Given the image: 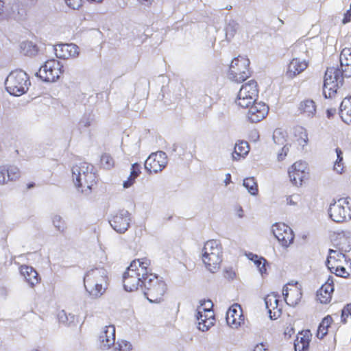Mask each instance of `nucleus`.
<instances>
[{
  "label": "nucleus",
  "instance_id": "55",
  "mask_svg": "<svg viewBox=\"0 0 351 351\" xmlns=\"http://www.w3.org/2000/svg\"><path fill=\"white\" fill-rule=\"evenodd\" d=\"M80 124L84 127H88L90 125V121L88 119H82Z\"/></svg>",
  "mask_w": 351,
  "mask_h": 351
},
{
  "label": "nucleus",
  "instance_id": "3",
  "mask_svg": "<svg viewBox=\"0 0 351 351\" xmlns=\"http://www.w3.org/2000/svg\"><path fill=\"white\" fill-rule=\"evenodd\" d=\"M84 284L86 292L93 299L101 297L108 286L107 271L103 267L88 270L84 277Z\"/></svg>",
  "mask_w": 351,
  "mask_h": 351
},
{
  "label": "nucleus",
  "instance_id": "25",
  "mask_svg": "<svg viewBox=\"0 0 351 351\" xmlns=\"http://www.w3.org/2000/svg\"><path fill=\"white\" fill-rule=\"evenodd\" d=\"M19 271L31 287H34L36 285L39 283L40 278L38 276V274L32 266L26 265H21Z\"/></svg>",
  "mask_w": 351,
  "mask_h": 351
},
{
  "label": "nucleus",
  "instance_id": "10",
  "mask_svg": "<svg viewBox=\"0 0 351 351\" xmlns=\"http://www.w3.org/2000/svg\"><path fill=\"white\" fill-rule=\"evenodd\" d=\"M258 94L257 83L251 80L242 85L239 91L236 104L243 108H249L252 103L256 101Z\"/></svg>",
  "mask_w": 351,
  "mask_h": 351
},
{
  "label": "nucleus",
  "instance_id": "35",
  "mask_svg": "<svg viewBox=\"0 0 351 351\" xmlns=\"http://www.w3.org/2000/svg\"><path fill=\"white\" fill-rule=\"evenodd\" d=\"M328 269L331 273H334L337 276L342 278H347L350 275L349 273L346 271V268L339 263L332 264V265H330V267H328Z\"/></svg>",
  "mask_w": 351,
  "mask_h": 351
},
{
  "label": "nucleus",
  "instance_id": "60",
  "mask_svg": "<svg viewBox=\"0 0 351 351\" xmlns=\"http://www.w3.org/2000/svg\"><path fill=\"white\" fill-rule=\"evenodd\" d=\"M2 7H3V2L1 1H0V14L2 12Z\"/></svg>",
  "mask_w": 351,
  "mask_h": 351
},
{
  "label": "nucleus",
  "instance_id": "59",
  "mask_svg": "<svg viewBox=\"0 0 351 351\" xmlns=\"http://www.w3.org/2000/svg\"><path fill=\"white\" fill-rule=\"evenodd\" d=\"M254 351H267V350H265L263 348V346H257L255 348Z\"/></svg>",
  "mask_w": 351,
  "mask_h": 351
},
{
  "label": "nucleus",
  "instance_id": "20",
  "mask_svg": "<svg viewBox=\"0 0 351 351\" xmlns=\"http://www.w3.org/2000/svg\"><path fill=\"white\" fill-rule=\"evenodd\" d=\"M99 346L102 350H108L115 343V327L108 325L102 328L99 335Z\"/></svg>",
  "mask_w": 351,
  "mask_h": 351
},
{
  "label": "nucleus",
  "instance_id": "18",
  "mask_svg": "<svg viewBox=\"0 0 351 351\" xmlns=\"http://www.w3.org/2000/svg\"><path fill=\"white\" fill-rule=\"evenodd\" d=\"M57 58L62 59L76 58L80 54V49L73 43L58 44L53 47Z\"/></svg>",
  "mask_w": 351,
  "mask_h": 351
},
{
  "label": "nucleus",
  "instance_id": "48",
  "mask_svg": "<svg viewBox=\"0 0 351 351\" xmlns=\"http://www.w3.org/2000/svg\"><path fill=\"white\" fill-rule=\"evenodd\" d=\"M344 315L351 316V303L346 304L341 310Z\"/></svg>",
  "mask_w": 351,
  "mask_h": 351
},
{
  "label": "nucleus",
  "instance_id": "42",
  "mask_svg": "<svg viewBox=\"0 0 351 351\" xmlns=\"http://www.w3.org/2000/svg\"><path fill=\"white\" fill-rule=\"evenodd\" d=\"M136 177L133 176L132 174H130L128 179L123 182V186L124 189H128L132 186L135 182Z\"/></svg>",
  "mask_w": 351,
  "mask_h": 351
},
{
  "label": "nucleus",
  "instance_id": "41",
  "mask_svg": "<svg viewBox=\"0 0 351 351\" xmlns=\"http://www.w3.org/2000/svg\"><path fill=\"white\" fill-rule=\"evenodd\" d=\"M114 350L117 351H131L132 346L130 342L126 340H119L117 343H114Z\"/></svg>",
  "mask_w": 351,
  "mask_h": 351
},
{
  "label": "nucleus",
  "instance_id": "30",
  "mask_svg": "<svg viewBox=\"0 0 351 351\" xmlns=\"http://www.w3.org/2000/svg\"><path fill=\"white\" fill-rule=\"evenodd\" d=\"M38 51V47L31 41H23L20 44V51L25 56H34Z\"/></svg>",
  "mask_w": 351,
  "mask_h": 351
},
{
  "label": "nucleus",
  "instance_id": "16",
  "mask_svg": "<svg viewBox=\"0 0 351 351\" xmlns=\"http://www.w3.org/2000/svg\"><path fill=\"white\" fill-rule=\"evenodd\" d=\"M130 215L128 211L122 210L116 213L110 220L112 228L118 233H124L129 228Z\"/></svg>",
  "mask_w": 351,
  "mask_h": 351
},
{
  "label": "nucleus",
  "instance_id": "43",
  "mask_svg": "<svg viewBox=\"0 0 351 351\" xmlns=\"http://www.w3.org/2000/svg\"><path fill=\"white\" fill-rule=\"evenodd\" d=\"M67 5L73 9H77L82 5V0H65Z\"/></svg>",
  "mask_w": 351,
  "mask_h": 351
},
{
  "label": "nucleus",
  "instance_id": "50",
  "mask_svg": "<svg viewBox=\"0 0 351 351\" xmlns=\"http://www.w3.org/2000/svg\"><path fill=\"white\" fill-rule=\"evenodd\" d=\"M306 107H307V101H302L300 104L299 110L300 111L301 113L304 112L305 110H306Z\"/></svg>",
  "mask_w": 351,
  "mask_h": 351
},
{
  "label": "nucleus",
  "instance_id": "49",
  "mask_svg": "<svg viewBox=\"0 0 351 351\" xmlns=\"http://www.w3.org/2000/svg\"><path fill=\"white\" fill-rule=\"evenodd\" d=\"M300 199L299 195H293L289 197H287V204L289 205H293L295 204V202L293 201V199Z\"/></svg>",
  "mask_w": 351,
  "mask_h": 351
},
{
  "label": "nucleus",
  "instance_id": "33",
  "mask_svg": "<svg viewBox=\"0 0 351 351\" xmlns=\"http://www.w3.org/2000/svg\"><path fill=\"white\" fill-rule=\"evenodd\" d=\"M332 322V319L330 315L325 317L322 322L319 324L317 331V337L318 339H323L328 333V328Z\"/></svg>",
  "mask_w": 351,
  "mask_h": 351
},
{
  "label": "nucleus",
  "instance_id": "23",
  "mask_svg": "<svg viewBox=\"0 0 351 351\" xmlns=\"http://www.w3.org/2000/svg\"><path fill=\"white\" fill-rule=\"evenodd\" d=\"M334 291V281L332 276H329L324 284L317 291V298L322 304H327L330 302L332 293Z\"/></svg>",
  "mask_w": 351,
  "mask_h": 351
},
{
  "label": "nucleus",
  "instance_id": "37",
  "mask_svg": "<svg viewBox=\"0 0 351 351\" xmlns=\"http://www.w3.org/2000/svg\"><path fill=\"white\" fill-rule=\"evenodd\" d=\"M337 154V160L334 165V170L341 173L343 169V165L342 163L343 161V152L339 148H336L335 149Z\"/></svg>",
  "mask_w": 351,
  "mask_h": 351
},
{
  "label": "nucleus",
  "instance_id": "36",
  "mask_svg": "<svg viewBox=\"0 0 351 351\" xmlns=\"http://www.w3.org/2000/svg\"><path fill=\"white\" fill-rule=\"evenodd\" d=\"M239 29V25L234 21L229 22L226 28V35L228 39L233 38Z\"/></svg>",
  "mask_w": 351,
  "mask_h": 351
},
{
  "label": "nucleus",
  "instance_id": "56",
  "mask_svg": "<svg viewBox=\"0 0 351 351\" xmlns=\"http://www.w3.org/2000/svg\"><path fill=\"white\" fill-rule=\"evenodd\" d=\"M231 182V176L230 173L226 174V178L224 180V183L226 186H228Z\"/></svg>",
  "mask_w": 351,
  "mask_h": 351
},
{
  "label": "nucleus",
  "instance_id": "44",
  "mask_svg": "<svg viewBox=\"0 0 351 351\" xmlns=\"http://www.w3.org/2000/svg\"><path fill=\"white\" fill-rule=\"evenodd\" d=\"M312 114L313 116H316V105L314 101L308 99V116Z\"/></svg>",
  "mask_w": 351,
  "mask_h": 351
},
{
  "label": "nucleus",
  "instance_id": "21",
  "mask_svg": "<svg viewBox=\"0 0 351 351\" xmlns=\"http://www.w3.org/2000/svg\"><path fill=\"white\" fill-rule=\"evenodd\" d=\"M269 111L268 106L263 102L252 103L247 112V117L250 121L256 123L264 119Z\"/></svg>",
  "mask_w": 351,
  "mask_h": 351
},
{
  "label": "nucleus",
  "instance_id": "54",
  "mask_svg": "<svg viewBox=\"0 0 351 351\" xmlns=\"http://www.w3.org/2000/svg\"><path fill=\"white\" fill-rule=\"evenodd\" d=\"M266 262L267 261L264 258L258 256V261H254V263L257 267L258 265H261L262 263H266Z\"/></svg>",
  "mask_w": 351,
  "mask_h": 351
},
{
  "label": "nucleus",
  "instance_id": "58",
  "mask_svg": "<svg viewBox=\"0 0 351 351\" xmlns=\"http://www.w3.org/2000/svg\"><path fill=\"white\" fill-rule=\"evenodd\" d=\"M237 215L239 217L241 218L243 217V210L241 208H239L237 211Z\"/></svg>",
  "mask_w": 351,
  "mask_h": 351
},
{
  "label": "nucleus",
  "instance_id": "32",
  "mask_svg": "<svg viewBox=\"0 0 351 351\" xmlns=\"http://www.w3.org/2000/svg\"><path fill=\"white\" fill-rule=\"evenodd\" d=\"M293 135L295 140L300 145L303 147L306 145L307 141V133L305 128L300 125H296L293 128Z\"/></svg>",
  "mask_w": 351,
  "mask_h": 351
},
{
  "label": "nucleus",
  "instance_id": "40",
  "mask_svg": "<svg viewBox=\"0 0 351 351\" xmlns=\"http://www.w3.org/2000/svg\"><path fill=\"white\" fill-rule=\"evenodd\" d=\"M52 222L58 231L63 232L66 230V226L65 222L60 216L55 215L52 219Z\"/></svg>",
  "mask_w": 351,
  "mask_h": 351
},
{
  "label": "nucleus",
  "instance_id": "52",
  "mask_svg": "<svg viewBox=\"0 0 351 351\" xmlns=\"http://www.w3.org/2000/svg\"><path fill=\"white\" fill-rule=\"evenodd\" d=\"M246 256L248 258L249 260L254 262V261H258V255L256 254H252V253H248V254H246Z\"/></svg>",
  "mask_w": 351,
  "mask_h": 351
},
{
  "label": "nucleus",
  "instance_id": "57",
  "mask_svg": "<svg viewBox=\"0 0 351 351\" xmlns=\"http://www.w3.org/2000/svg\"><path fill=\"white\" fill-rule=\"evenodd\" d=\"M348 317V315H344L343 314V312L341 311V322H342L343 324H346V323Z\"/></svg>",
  "mask_w": 351,
  "mask_h": 351
},
{
  "label": "nucleus",
  "instance_id": "14",
  "mask_svg": "<svg viewBox=\"0 0 351 351\" xmlns=\"http://www.w3.org/2000/svg\"><path fill=\"white\" fill-rule=\"evenodd\" d=\"M167 154L159 151L151 154L145 162V168L149 173H156L161 171L167 165Z\"/></svg>",
  "mask_w": 351,
  "mask_h": 351
},
{
  "label": "nucleus",
  "instance_id": "17",
  "mask_svg": "<svg viewBox=\"0 0 351 351\" xmlns=\"http://www.w3.org/2000/svg\"><path fill=\"white\" fill-rule=\"evenodd\" d=\"M227 324L233 329H237L244 324V317L241 306L234 304L231 306L226 313Z\"/></svg>",
  "mask_w": 351,
  "mask_h": 351
},
{
  "label": "nucleus",
  "instance_id": "31",
  "mask_svg": "<svg viewBox=\"0 0 351 351\" xmlns=\"http://www.w3.org/2000/svg\"><path fill=\"white\" fill-rule=\"evenodd\" d=\"M306 333L307 330H302L298 335L294 342L295 351H307Z\"/></svg>",
  "mask_w": 351,
  "mask_h": 351
},
{
  "label": "nucleus",
  "instance_id": "5",
  "mask_svg": "<svg viewBox=\"0 0 351 351\" xmlns=\"http://www.w3.org/2000/svg\"><path fill=\"white\" fill-rule=\"evenodd\" d=\"M223 249L221 242L212 239L206 241L202 250V261L205 267L211 273L217 272L222 262Z\"/></svg>",
  "mask_w": 351,
  "mask_h": 351
},
{
  "label": "nucleus",
  "instance_id": "8",
  "mask_svg": "<svg viewBox=\"0 0 351 351\" xmlns=\"http://www.w3.org/2000/svg\"><path fill=\"white\" fill-rule=\"evenodd\" d=\"M328 214L335 222H343L351 219V197L340 198L330 203Z\"/></svg>",
  "mask_w": 351,
  "mask_h": 351
},
{
  "label": "nucleus",
  "instance_id": "7",
  "mask_svg": "<svg viewBox=\"0 0 351 351\" xmlns=\"http://www.w3.org/2000/svg\"><path fill=\"white\" fill-rule=\"evenodd\" d=\"M29 85L28 75L22 70L12 71L5 82L7 91L14 96H21L25 93Z\"/></svg>",
  "mask_w": 351,
  "mask_h": 351
},
{
  "label": "nucleus",
  "instance_id": "28",
  "mask_svg": "<svg viewBox=\"0 0 351 351\" xmlns=\"http://www.w3.org/2000/svg\"><path fill=\"white\" fill-rule=\"evenodd\" d=\"M250 152L248 143L245 141H240L236 143L234 151L232 154V158L234 160H239L241 158H244Z\"/></svg>",
  "mask_w": 351,
  "mask_h": 351
},
{
  "label": "nucleus",
  "instance_id": "24",
  "mask_svg": "<svg viewBox=\"0 0 351 351\" xmlns=\"http://www.w3.org/2000/svg\"><path fill=\"white\" fill-rule=\"evenodd\" d=\"M20 177V171L15 166H0V184H5L9 181L18 179Z\"/></svg>",
  "mask_w": 351,
  "mask_h": 351
},
{
  "label": "nucleus",
  "instance_id": "9",
  "mask_svg": "<svg viewBox=\"0 0 351 351\" xmlns=\"http://www.w3.org/2000/svg\"><path fill=\"white\" fill-rule=\"evenodd\" d=\"M250 60L245 56L234 58L230 65L228 77L236 82L245 80L250 75Z\"/></svg>",
  "mask_w": 351,
  "mask_h": 351
},
{
  "label": "nucleus",
  "instance_id": "27",
  "mask_svg": "<svg viewBox=\"0 0 351 351\" xmlns=\"http://www.w3.org/2000/svg\"><path fill=\"white\" fill-rule=\"evenodd\" d=\"M351 97H346L341 103L339 114L342 121L347 123H351Z\"/></svg>",
  "mask_w": 351,
  "mask_h": 351
},
{
  "label": "nucleus",
  "instance_id": "26",
  "mask_svg": "<svg viewBox=\"0 0 351 351\" xmlns=\"http://www.w3.org/2000/svg\"><path fill=\"white\" fill-rule=\"evenodd\" d=\"M307 67V63L305 60H301L300 58H293L288 64L286 71V76L289 78H293Z\"/></svg>",
  "mask_w": 351,
  "mask_h": 351
},
{
  "label": "nucleus",
  "instance_id": "38",
  "mask_svg": "<svg viewBox=\"0 0 351 351\" xmlns=\"http://www.w3.org/2000/svg\"><path fill=\"white\" fill-rule=\"evenodd\" d=\"M101 165L106 169H110L114 167V161L112 157L108 154H103L100 159Z\"/></svg>",
  "mask_w": 351,
  "mask_h": 351
},
{
  "label": "nucleus",
  "instance_id": "19",
  "mask_svg": "<svg viewBox=\"0 0 351 351\" xmlns=\"http://www.w3.org/2000/svg\"><path fill=\"white\" fill-rule=\"evenodd\" d=\"M282 295L287 305L294 306L300 302L302 293L298 284H287L283 287Z\"/></svg>",
  "mask_w": 351,
  "mask_h": 351
},
{
  "label": "nucleus",
  "instance_id": "53",
  "mask_svg": "<svg viewBox=\"0 0 351 351\" xmlns=\"http://www.w3.org/2000/svg\"><path fill=\"white\" fill-rule=\"evenodd\" d=\"M266 263H262L261 265H258L257 267L261 274L266 272V267H265Z\"/></svg>",
  "mask_w": 351,
  "mask_h": 351
},
{
  "label": "nucleus",
  "instance_id": "22",
  "mask_svg": "<svg viewBox=\"0 0 351 351\" xmlns=\"http://www.w3.org/2000/svg\"><path fill=\"white\" fill-rule=\"evenodd\" d=\"M266 308L268 311L269 317L271 319H276L281 315V308L279 307V299L277 294L271 293L265 298Z\"/></svg>",
  "mask_w": 351,
  "mask_h": 351
},
{
  "label": "nucleus",
  "instance_id": "47",
  "mask_svg": "<svg viewBox=\"0 0 351 351\" xmlns=\"http://www.w3.org/2000/svg\"><path fill=\"white\" fill-rule=\"evenodd\" d=\"M235 276L234 271L232 269H226L224 270V277L227 279H232Z\"/></svg>",
  "mask_w": 351,
  "mask_h": 351
},
{
  "label": "nucleus",
  "instance_id": "11",
  "mask_svg": "<svg viewBox=\"0 0 351 351\" xmlns=\"http://www.w3.org/2000/svg\"><path fill=\"white\" fill-rule=\"evenodd\" d=\"M212 307L213 303L210 300L201 302L197 307L196 317L199 330L207 331L214 325L215 317L213 311L211 310Z\"/></svg>",
  "mask_w": 351,
  "mask_h": 351
},
{
  "label": "nucleus",
  "instance_id": "1",
  "mask_svg": "<svg viewBox=\"0 0 351 351\" xmlns=\"http://www.w3.org/2000/svg\"><path fill=\"white\" fill-rule=\"evenodd\" d=\"M341 70L328 68L324 75L323 94L326 98L332 97L343 86L344 77H351V48L343 49L339 56Z\"/></svg>",
  "mask_w": 351,
  "mask_h": 351
},
{
  "label": "nucleus",
  "instance_id": "39",
  "mask_svg": "<svg viewBox=\"0 0 351 351\" xmlns=\"http://www.w3.org/2000/svg\"><path fill=\"white\" fill-rule=\"evenodd\" d=\"M273 140L278 145H287L285 136L281 130H276L274 132Z\"/></svg>",
  "mask_w": 351,
  "mask_h": 351
},
{
  "label": "nucleus",
  "instance_id": "34",
  "mask_svg": "<svg viewBox=\"0 0 351 351\" xmlns=\"http://www.w3.org/2000/svg\"><path fill=\"white\" fill-rule=\"evenodd\" d=\"M243 185L252 195H256L258 194V185L253 177L245 178Z\"/></svg>",
  "mask_w": 351,
  "mask_h": 351
},
{
  "label": "nucleus",
  "instance_id": "51",
  "mask_svg": "<svg viewBox=\"0 0 351 351\" xmlns=\"http://www.w3.org/2000/svg\"><path fill=\"white\" fill-rule=\"evenodd\" d=\"M335 112H336V109L335 108L327 109V110H326L327 117L328 119H330L331 117H333V115L335 114Z\"/></svg>",
  "mask_w": 351,
  "mask_h": 351
},
{
  "label": "nucleus",
  "instance_id": "46",
  "mask_svg": "<svg viewBox=\"0 0 351 351\" xmlns=\"http://www.w3.org/2000/svg\"><path fill=\"white\" fill-rule=\"evenodd\" d=\"M288 152H289V147H287V145H284L281 149V152H280L278 154V160L279 161L284 160V158L287 156Z\"/></svg>",
  "mask_w": 351,
  "mask_h": 351
},
{
  "label": "nucleus",
  "instance_id": "29",
  "mask_svg": "<svg viewBox=\"0 0 351 351\" xmlns=\"http://www.w3.org/2000/svg\"><path fill=\"white\" fill-rule=\"evenodd\" d=\"M341 258H343L346 261V256L344 254L339 251L330 249L328 251V256L326 261V265L327 267H330L332 264H337L341 262Z\"/></svg>",
  "mask_w": 351,
  "mask_h": 351
},
{
  "label": "nucleus",
  "instance_id": "12",
  "mask_svg": "<svg viewBox=\"0 0 351 351\" xmlns=\"http://www.w3.org/2000/svg\"><path fill=\"white\" fill-rule=\"evenodd\" d=\"M62 65L56 59L48 60L36 73L45 82H55L63 73Z\"/></svg>",
  "mask_w": 351,
  "mask_h": 351
},
{
  "label": "nucleus",
  "instance_id": "2",
  "mask_svg": "<svg viewBox=\"0 0 351 351\" xmlns=\"http://www.w3.org/2000/svg\"><path fill=\"white\" fill-rule=\"evenodd\" d=\"M150 261L146 258L134 260L123 276V287L127 291L143 289L150 269Z\"/></svg>",
  "mask_w": 351,
  "mask_h": 351
},
{
  "label": "nucleus",
  "instance_id": "4",
  "mask_svg": "<svg viewBox=\"0 0 351 351\" xmlns=\"http://www.w3.org/2000/svg\"><path fill=\"white\" fill-rule=\"evenodd\" d=\"M72 178L75 186L86 194L90 192L96 179L93 165L85 162H80L73 167Z\"/></svg>",
  "mask_w": 351,
  "mask_h": 351
},
{
  "label": "nucleus",
  "instance_id": "6",
  "mask_svg": "<svg viewBox=\"0 0 351 351\" xmlns=\"http://www.w3.org/2000/svg\"><path fill=\"white\" fill-rule=\"evenodd\" d=\"M142 291L151 303H159L163 300L167 291L166 283L151 271L145 281Z\"/></svg>",
  "mask_w": 351,
  "mask_h": 351
},
{
  "label": "nucleus",
  "instance_id": "15",
  "mask_svg": "<svg viewBox=\"0 0 351 351\" xmlns=\"http://www.w3.org/2000/svg\"><path fill=\"white\" fill-rule=\"evenodd\" d=\"M307 162L299 160L295 162L289 169L291 181L296 186H301L306 183L307 177Z\"/></svg>",
  "mask_w": 351,
  "mask_h": 351
},
{
  "label": "nucleus",
  "instance_id": "45",
  "mask_svg": "<svg viewBox=\"0 0 351 351\" xmlns=\"http://www.w3.org/2000/svg\"><path fill=\"white\" fill-rule=\"evenodd\" d=\"M130 173L136 178L140 175L141 167L138 163H134L132 165Z\"/></svg>",
  "mask_w": 351,
  "mask_h": 351
},
{
  "label": "nucleus",
  "instance_id": "13",
  "mask_svg": "<svg viewBox=\"0 0 351 351\" xmlns=\"http://www.w3.org/2000/svg\"><path fill=\"white\" fill-rule=\"evenodd\" d=\"M271 232L282 247H289L293 241L294 234L290 227L283 223H276L271 227Z\"/></svg>",
  "mask_w": 351,
  "mask_h": 351
}]
</instances>
